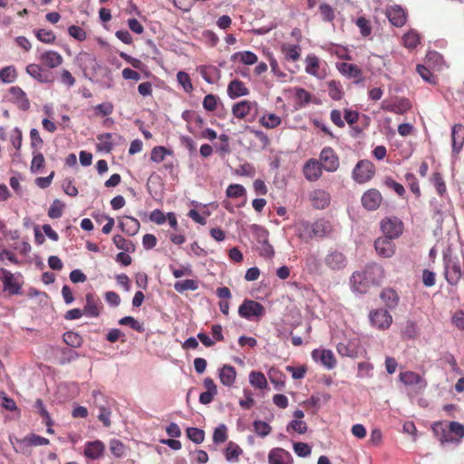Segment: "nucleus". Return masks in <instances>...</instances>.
Here are the masks:
<instances>
[{
	"mask_svg": "<svg viewBox=\"0 0 464 464\" xmlns=\"http://www.w3.org/2000/svg\"><path fill=\"white\" fill-rule=\"evenodd\" d=\"M300 46L285 44L282 45V53L285 59L297 61L300 58Z\"/></svg>",
	"mask_w": 464,
	"mask_h": 464,
	"instance_id": "37",
	"label": "nucleus"
},
{
	"mask_svg": "<svg viewBox=\"0 0 464 464\" xmlns=\"http://www.w3.org/2000/svg\"><path fill=\"white\" fill-rule=\"evenodd\" d=\"M337 352L342 356L353 357L356 354L354 348H352L348 343H339L336 346Z\"/></svg>",
	"mask_w": 464,
	"mask_h": 464,
	"instance_id": "63",
	"label": "nucleus"
},
{
	"mask_svg": "<svg viewBox=\"0 0 464 464\" xmlns=\"http://www.w3.org/2000/svg\"><path fill=\"white\" fill-rule=\"evenodd\" d=\"M115 246L125 252L134 251V245L131 241L125 239L121 235H115L112 238Z\"/></svg>",
	"mask_w": 464,
	"mask_h": 464,
	"instance_id": "43",
	"label": "nucleus"
},
{
	"mask_svg": "<svg viewBox=\"0 0 464 464\" xmlns=\"http://www.w3.org/2000/svg\"><path fill=\"white\" fill-rule=\"evenodd\" d=\"M236 376V370L231 365L226 364L219 370L220 382L226 386H231L235 382Z\"/></svg>",
	"mask_w": 464,
	"mask_h": 464,
	"instance_id": "30",
	"label": "nucleus"
},
{
	"mask_svg": "<svg viewBox=\"0 0 464 464\" xmlns=\"http://www.w3.org/2000/svg\"><path fill=\"white\" fill-rule=\"evenodd\" d=\"M324 263L330 270L340 271L346 266L347 259L342 252L336 249H331L325 255Z\"/></svg>",
	"mask_w": 464,
	"mask_h": 464,
	"instance_id": "8",
	"label": "nucleus"
},
{
	"mask_svg": "<svg viewBox=\"0 0 464 464\" xmlns=\"http://www.w3.org/2000/svg\"><path fill=\"white\" fill-rule=\"evenodd\" d=\"M39 60L41 63L49 67V68H56L63 63L62 55L54 51H46L40 54Z\"/></svg>",
	"mask_w": 464,
	"mask_h": 464,
	"instance_id": "25",
	"label": "nucleus"
},
{
	"mask_svg": "<svg viewBox=\"0 0 464 464\" xmlns=\"http://www.w3.org/2000/svg\"><path fill=\"white\" fill-rule=\"evenodd\" d=\"M63 190L65 194L71 197H76L78 195L77 188L72 184V179H65L62 184Z\"/></svg>",
	"mask_w": 464,
	"mask_h": 464,
	"instance_id": "61",
	"label": "nucleus"
},
{
	"mask_svg": "<svg viewBox=\"0 0 464 464\" xmlns=\"http://www.w3.org/2000/svg\"><path fill=\"white\" fill-rule=\"evenodd\" d=\"M416 70H417V72L420 74V76L426 82H429L431 84H434L436 82L433 73L429 69H427L424 65H421V64L417 65Z\"/></svg>",
	"mask_w": 464,
	"mask_h": 464,
	"instance_id": "58",
	"label": "nucleus"
},
{
	"mask_svg": "<svg viewBox=\"0 0 464 464\" xmlns=\"http://www.w3.org/2000/svg\"><path fill=\"white\" fill-rule=\"evenodd\" d=\"M337 68L343 75L349 78H361L362 76V70L356 64L341 63Z\"/></svg>",
	"mask_w": 464,
	"mask_h": 464,
	"instance_id": "31",
	"label": "nucleus"
},
{
	"mask_svg": "<svg viewBox=\"0 0 464 464\" xmlns=\"http://www.w3.org/2000/svg\"><path fill=\"white\" fill-rule=\"evenodd\" d=\"M381 229L383 237L394 239L402 234L403 223L396 217L386 218L381 222Z\"/></svg>",
	"mask_w": 464,
	"mask_h": 464,
	"instance_id": "6",
	"label": "nucleus"
},
{
	"mask_svg": "<svg viewBox=\"0 0 464 464\" xmlns=\"http://www.w3.org/2000/svg\"><path fill=\"white\" fill-rule=\"evenodd\" d=\"M34 34L39 41H41L44 44H53L56 39L54 33L51 30H46V29L35 30Z\"/></svg>",
	"mask_w": 464,
	"mask_h": 464,
	"instance_id": "47",
	"label": "nucleus"
},
{
	"mask_svg": "<svg viewBox=\"0 0 464 464\" xmlns=\"http://www.w3.org/2000/svg\"><path fill=\"white\" fill-rule=\"evenodd\" d=\"M119 227L129 236H134L138 233L140 229V222L138 219L125 216L119 219L118 221Z\"/></svg>",
	"mask_w": 464,
	"mask_h": 464,
	"instance_id": "20",
	"label": "nucleus"
},
{
	"mask_svg": "<svg viewBox=\"0 0 464 464\" xmlns=\"http://www.w3.org/2000/svg\"><path fill=\"white\" fill-rule=\"evenodd\" d=\"M290 429L294 430L295 431L298 432L299 434H304L307 430V425L303 420H294L288 424V426L286 428L287 431H289Z\"/></svg>",
	"mask_w": 464,
	"mask_h": 464,
	"instance_id": "64",
	"label": "nucleus"
},
{
	"mask_svg": "<svg viewBox=\"0 0 464 464\" xmlns=\"http://www.w3.org/2000/svg\"><path fill=\"white\" fill-rule=\"evenodd\" d=\"M34 157L31 162L30 169L33 173H36L40 170L41 168L44 167V157L40 152H34Z\"/></svg>",
	"mask_w": 464,
	"mask_h": 464,
	"instance_id": "56",
	"label": "nucleus"
},
{
	"mask_svg": "<svg viewBox=\"0 0 464 464\" xmlns=\"http://www.w3.org/2000/svg\"><path fill=\"white\" fill-rule=\"evenodd\" d=\"M382 200V197L381 193L374 188L367 190L362 196V204L368 210L377 209L380 207Z\"/></svg>",
	"mask_w": 464,
	"mask_h": 464,
	"instance_id": "15",
	"label": "nucleus"
},
{
	"mask_svg": "<svg viewBox=\"0 0 464 464\" xmlns=\"http://www.w3.org/2000/svg\"><path fill=\"white\" fill-rule=\"evenodd\" d=\"M227 427L224 424L217 427L213 432V441L215 443H223L227 440Z\"/></svg>",
	"mask_w": 464,
	"mask_h": 464,
	"instance_id": "57",
	"label": "nucleus"
},
{
	"mask_svg": "<svg viewBox=\"0 0 464 464\" xmlns=\"http://www.w3.org/2000/svg\"><path fill=\"white\" fill-rule=\"evenodd\" d=\"M380 297L385 305L391 309L395 308L398 305L399 296L392 288L383 289L380 294Z\"/></svg>",
	"mask_w": 464,
	"mask_h": 464,
	"instance_id": "32",
	"label": "nucleus"
},
{
	"mask_svg": "<svg viewBox=\"0 0 464 464\" xmlns=\"http://www.w3.org/2000/svg\"><path fill=\"white\" fill-rule=\"evenodd\" d=\"M167 154H171V151L167 150L165 147L158 146L152 149L150 160L156 163H160L164 160Z\"/></svg>",
	"mask_w": 464,
	"mask_h": 464,
	"instance_id": "49",
	"label": "nucleus"
},
{
	"mask_svg": "<svg viewBox=\"0 0 464 464\" xmlns=\"http://www.w3.org/2000/svg\"><path fill=\"white\" fill-rule=\"evenodd\" d=\"M17 446H14V450L18 452H24L25 448L31 446H44L49 444V440L44 437H41L36 434H32L30 436L25 437L23 440L15 439Z\"/></svg>",
	"mask_w": 464,
	"mask_h": 464,
	"instance_id": "12",
	"label": "nucleus"
},
{
	"mask_svg": "<svg viewBox=\"0 0 464 464\" xmlns=\"http://www.w3.org/2000/svg\"><path fill=\"white\" fill-rule=\"evenodd\" d=\"M327 85L329 96L335 101L341 100L343 95L342 84L339 82L333 80L328 82Z\"/></svg>",
	"mask_w": 464,
	"mask_h": 464,
	"instance_id": "39",
	"label": "nucleus"
},
{
	"mask_svg": "<svg viewBox=\"0 0 464 464\" xmlns=\"http://www.w3.org/2000/svg\"><path fill=\"white\" fill-rule=\"evenodd\" d=\"M104 451V445L100 440L88 442L84 449V455L92 459L100 458Z\"/></svg>",
	"mask_w": 464,
	"mask_h": 464,
	"instance_id": "29",
	"label": "nucleus"
},
{
	"mask_svg": "<svg viewBox=\"0 0 464 464\" xmlns=\"http://www.w3.org/2000/svg\"><path fill=\"white\" fill-rule=\"evenodd\" d=\"M369 318L371 324L378 329H387L392 322V315L384 309H377L371 312Z\"/></svg>",
	"mask_w": 464,
	"mask_h": 464,
	"instance_id": "11",
	"label": "nucleus"
},
{
	"mask_svg": "<svg viewBox=\"0 0 464 464\" xmlns=\"http://www.w3.org/2000/svg\"><path fill=\"white\" fill-rule=\"evenodd\" d=\"M400 380L405 385H416L421 382V377L414 372L407 371L401 372Z\"/></svg>",
	"mask_w": 464,
	"mask_h": 464,
	"instance_id": "42",
	"label": "nucleus"
},
{
	"mask_svg": "<svg viewBox=\"0 0 464 464\" xmlns=\"http://www.w3.org/2000/svg\"><path fill=\"white\" fill-rule=\"evenodd\" d=\"M312 357L315 362H319L327 369H333L336 364L334 353L330 350L314 349L312 352Z\"/></svg>",
	"mask_w": 464,
	"mask_h": 464,
	"instance_id": "18",
	"label": "nucleus"
},
{
	"mask_svg": "<svg viewBox=\"0 0 464 464\" xmlns=\"http://www.w3.org/2000/svg\"><path fill=\"white\" fill-rule=\"evenodd\" d=\"M11 98L10 101L15 103L19 109L27 111L30 108V102L26 97L25 92L18 86H13L9 90Z\"/></svg>",
	"mask_w": 464,
	"mask_h": 464,
	"instance_id": "19",
	"label": "nucleus"
},
{
	"mask_svg": "<svg viewBox=\"0 0 464 464\" xmlns=\"http://www.w3.org/2000/svg\"><path fill=\"white\" fill-rule=\"evenodd\" d=\"M253 427L255 432L260 437H266L271 432L269 424L262 420H255Z\"/></svg>",
	"mask_w": 464,
	"mask_h": 464,
	"instance_id": "51",
	"label": "nucleus"
},
{
	"mask_svg": "<svg viewBox=\"0 0 464 464\" xmlns=\"http://www.w3.org/2000/svg\"><path fill=\"white\" fill-rule=\"evenodd\" d=\"M376 252L383 257H391L395 252V245L392 238L381 237L374 242Z\"/></svg>",
	"mask_w": 464,
	"mask_h": 464,
	"instance_id": "17",
	"label": "nucleus"
},
{
	"mask_svg": "<svg viewBox=\"0 0 464 464\" xmlns=\"http://www.w3.org/2000/svg\"><path fill=\"white\" fill-rule=\"evenodd\" d=\"M356 25L360 28L362 35L368 36L372 33L370 22L364 17H359L356 20Z\"/></svg>",
	"mask_w": 464,
	"mask_h": 464,
	"instance_id": "62",
	"label": "nucleus"
},
{
	"mask_svg": "<svg viewBox=\"0 0 464 464\" xmlns=\"http://www.w3.org/2000/svg\"><path fill=\"white\" fill-rule=\"evenodd\" d=\"M432 430L442 445L446 443H459L464 437V425L457 421H450L448 430L440 422L435 423Z\"/></svg>",
	"mask_w": 464,
	"mask_h": 464,
	"instance_id": "2",
	"label": "nucleus"
},
{
	"mask_svg": "<svg viewBox=\"0 0 464 464\" xmlns=\"http://www.w3.org/2000/svg\"><path fill=\"white\" fill-rule=\"evenodd\" d=\"M444 276L450 285H457L462 276V271L456 257L444 256Z\"/></svg>",
	"mask_w": 464,
	"mask_h": 464,
	"instance_id": "4",
	"label": "nucleus"
},
{
	"mask_svg": "<svg viewBox=\"0 0 464 464\" xmlns=\"http://www.w3.org/2000/svg\"><path fill=\"white\" fill-rule=\"evenodd\" d=\"M100 300L95 298L92 294L86 295V304L82 309L85 315L89 317H98L100 314Z\"/></svg>",
	"mask_w": 464,
	"mask_h": 464,
	"instance_id": "27",
	"label": "nucleus"
},
{
	"mask_svg": "<svg viewBox=\"0 0 464 464\" xmlns=\"http://www.w3.org/2000/svg\"><path fill=\"white\" fill-rule=\"evenodd\" d=\"M261 123L263 126L266 128H276L281 123L280 117L276 114L270 113L267 116H263L261 119Z\"/></svg>",
	"mask_w": 464,
	"mask_h": 464,
	"instance_id": "55",
	"label": "nucleus"
},
{
	"mask_svg": "<svg viewBox=\"0 0 464 464\" xmlns=\"http://www.w3.org/2000/svg\"><path fill=\"white\" fill-rule=\"evenodd\" d=\"M26 72L42 83H49L53 82V77L52 73L48 72L46 70L42 68L40 65L35 63H31L26 66Z\"/></svg>",
	"mask_w": 464,
	"mask_h": 464,
	"instance_id": "16",
	"label": "nucleus"
},
{
	"mask_svg": "<svg viewBox=\"0 0 464 464\" xmlns=\"http://www.w3.org/2000/svg\"><path fill=\"white\" fill-rule=\"evenodd\" d=\"M256 103L249 101H241L232 107V113L238 119L246 118L254 110L256 111Z\"/></svg>",
	"mask_w": 464,
	"mask_h": 464,
	"instance_id": "21",
	"label": "nucleus"
},
{
	"mask_svg": "<svg viewBox=\"0 0 464 464\" xmlns=\"http://www.w3.org/2000/svg\"><path fill=\"white\" fill-rule=\"evenodd\" d=\"M248 92V89L245 86L244 82L239 80L231 81L227 86V93L232 99L246 96Z\"/></svg>",
	"mask_w": 464,
	"mask_h": 464,
	"instance_id": "28",
	"label": "nucleus"
},
{
	"mask_svg": "<svg viewBox=\"0 0 464 464\" xmlns=\"http://www.w3.org/2000/svg\"><path fill=\"white\" fill-rule=\"evenodd\" d=\"M177 81L187 93H189L193 91V85L191 83L190 77L187 72H179L177 73Z\"/></svg>",
	"mask_w": 464,
	"mask_h": 464,
	"instance_id": "48",
	"label": "nucleus"
},
{
	"mask_svg": "<svg viewBox=\"0 0 464 464\" xmlns=\"http://www.w3.org/2000/svg\"><path fill=\"white\" fill-rule=\"evenodd\" d=\"M322 169L323 167L319 160L310 159L305 162L303 168V173L307 180L316 181L322 176Z\"/></svg>",
	"mask_w": 464,
	"mask_h": 464,
	"instance_id": "13",
	"label": "nucleus"
},
{
	"mask_svg": "<svg viewBox=\"0 0 464 464\" xmlns=\"http://www.w3.org/2000/svg\"><path fill=\"white\" fill-rule=\"evenodd\" d=\"M187 437L196 444H200L204 441L205 432L203 430L194 427H189L186 430Z\"/></svg>",
	"mask_w": 464,
	"mask_h": 464,
	"instance_id": "44",
	"label": "nucleus"
},
{
	"mask_svg": "<svg viewBox=\"0 0 464 464\" xmlns=\"http://www.w3.org/2000/svg\"><path fill=\"white\" fill-rule=\"evenodd\" d=\"M331 229L330 223L324 219H318L312 224L302 222L299 228V237L304 240L312 237H324L331 232Z\"/></svg>",
	"mask_w": 464,
	"mask_h": 464,
	"instance_id": "3",
	"label": "nucleus"
},
{
	"mask_svg": "<svg viewBox=\"0 0 464 464\" xmlns=\"http://www.w3.org/2000/svg\"><path fill=\"white\" fill-rule=\"evenodd\" d=\"M319 59L314 54H308L305 58V72L315 77H319Z\"/></svg>",
	"mask_w": 464,
	"mask_h": 464,
	"instance_id": "35",
	"label": "nucleus"
},
{
	"mask_svg": "<svg viewBox=\"0 0 464 464\" xmlns=\"http://www.w3.org/2000/svg\"><path fill=\"white\" fill-rule=\"evenodd\" d=\"M375 172L374 165L369 160H360L353 170V179L360 184L369 181Z\"/></svg>",
	"mask_w": 464,
	"mask_h": 464,
	"instance_id": "5",
	"label": "nucleus"
},
{
	"mask_svg": "<svg viewBox=\"0 0 464 464\" xmlns=\"http://www.w3.org/2000/svg\"><path fill=\"white\" fill-rule=\"evenodd\" d=\"M268 377L270 382L275 384L276 388L277 390H280L282 387L285 386V374L280 372L279 370L272 367L268 371Z\"/></svg>",
	"mask_w": 464,
	"mask_h": 464,
	"instance_id": "36",
	"label": "nucleus"
},
{
	"mask_svg": "<svg viewBox=\"0 0 464 464\" xmlns=\"http://www.w3.org/2000/svg\"><path fill=\"white\" fill-rule=\"evenodd\" d=\"M320 163L324 170L334 172L339 168V158L331 147H325L320 153Z\"/></svg>",
	"mask_w": 464,
	"mask_h": 464,
	"instance_id": "9",
	"label": "nucleus"
},
{
	"mask_svg": "<svg viewBox=\"0 0 464 464\" xmlns=\"http://www.w3.org/2000/svg\"><path fill=\"white\" fill-rule=\"evenodd\" d=\"M63 341L71 347H79L82 344V337L73 332H67L63 334Z\"/></svg>",
	"mask_w": 464,
	"mask_h": 464,
	"instance_id": "52",
	"label": "nucleus"
},
{
	"mask_svg": "<svg viewBox=\"0 0 464 464\" xmlns=\"http://www.w3.org/2000/svg\"><path fill=\"white\" fill-rule=\"evenodd\" d=\"M383 276L381 266L368 265L363 270L354 272L351 276V284L354 292L363 294L371 285H378Z\"/></svg>",
	"mask_w": 464,
	"mask_h": 464,
	"instance_id": "1",
	"label": "nucleus"
},
{
	"mask_svg": "<svg viewBox=\"0 0 464 464\" xmlns=\"http://www.w3.org/2000/svg\"><path fill=\"white\" fill-rule=\"evenodd\" d=\"M237 59L246 65H252L257 62L256 54L250 51L237 52L231 56V61Z\"/></svg>",
	"mask_w": 464,
	"mask_h": 464,
	"instance_id": "33",
	"label": "nucleus"
},
{
	"mask_svg": "<svg viewBox=\"0 0 464 464\" xmlns=\"http://www.w3.org/2000/svg\"><path fill=\"white\" fill-rule=\"evenodd\" d=\"M295 453L301 458L307 457L311 454V447L304 442H295L293 445Z\"/></svg>",
	"mask_w": 464,
	"mask_h": 464,
	"instance_id": "54",
	"label": "nucleus"
},
{
	"mask_svg": "<svg viewBox=\"0 0 464 464\" xmlns=\"http://www.w3.org/2000/svg\"><path fill=\"white\" fill-rule=\"evenodd\" d=\"M99 411L100 413L98 415V419L103 423L105 427H110L111 411L104 405H100Z\"/></svg>",
	"mask_w": 464,
	"mask_h": 464,
	"instance_id": "60",
	"label": "nucleus"
},
{
	"mask_svg": "<svg viewBox=\"0 0 464 464\" xmlns=\"http://www.w3.org/2000/svg\"><path fill=\"white\" fill-rule=\"evenodd\" d=\"M111 138L112 134L109 132L99 134L97 136V140H99V149L106 152H110L114 147Z\"/></svg>",
	"mask_w": 464,
	"mask_h": 464,
	"instance_id": "40",
	"label": "nucleus"
},
{
	"mask_svg": "<svg viewBox=\"0 0 464 464\" xmlns=\"http://www.w3.org/2000/svg\"><path fill=\"white\" fill-rule=\"evenodd\" d=\"M64 208V204L59 199H54L48 210V216L51 218H59L63 215V209Z\"/></svg>",
	"mask_w": 464,
	"mask_h": 464,
	"instance_id": "50",
	"label": "nucleus"
},
{
	"mask_svg": "<svg viewBox=\"0 0 464 464\" xmlns=\"http://www.w3.org/2000/svg\"><path fill=\"white\" fill-rule=\"evenodd\" d=\"M17 77L16 70L14 66H6L0 70V80L5 83H11Z\"/></svg>",
	"mask_w": 464,
	"mask_h": 464,
	"instance_id": "41",
	"label": "nucleus"
},
{
	"mask_svg": "<svg viewBox=\"0 0 464 464\" xmlns=\"http://www.w3.org/2000/svg\"><path fill=\"white\" fill-rule=\"evenodd\" d=\"M452 152L459 154L464 143V127L455 124L451 130Z\"/></svg>",
	"mask_w": 464,
	"mask_h": 464,
	"instance_id": "23",
	"label": "nucleus"
},
{
	"mask_svg": "<svg viewBox=\"0 0 464 464\" xmlns=\"http://www.w3.org/2000/svg\"><path fill=\"white\" fill-rule=\"evenodd\" d=\"M310 199L315 208L324 209L330 204L331 197L325 190L316 189L311 192Z\"/></svg>",
	"mask_w": 464,
	"mask_h": 464,
	"instance_id": "22",
	"label": "nucleus"
},
{
	"mask_svg": "<svg viewBox=\"0 0 464 464\" xmlns=\"http://www.w3.org/2000/svg\"><path fill=\"white\" fill-rule=\"evenodd\" d=\"M0 276H2L5 289L12 295H17L20 290V285L15 282L14 275L10 271L1 268Z\"/></svg>",
	"mask_w": 464,
	"mask_h": 464,
	"instance_id": "26",
	"label": "nucleus"
},
{
	"mask_svg": "<svg viewBox=\"0 0 464 464\" xmlns=\"http://www.w3.org/2000/svg\"><path fill=\"white\" fill-rule=\"evenodd\" d=\"M387 17L391 24L397 27L402 26L406 22V13L398 5L392 6L387 9Z\"/></svg>",
	"mask_w": 464,
	"mask_h": 464,
	"instance_id": "24",
	"label": "nucleus"
},
{
	"mask_svg": "<svg viewBox=\"0 0 464 464\" xmlns=\"http://www.w3.org/2000/svg\"><path fill=\"white\" fill-rule=\"evenodd\" d=\"M319 9L324 21L332 22L334 19V12L330 5L325 3L321 4Z\"/></svg>",
	"mask_w": 464,
	"mask_h": 464,
	"instance_id": "59",
	"label": "nucleus"
},
{
	"mask_svg": "<svg viewBox=\"0 0 464 464\" xmlns=\"http://www.w3.org/2000/svg\"><path fill=\"white\" fill-rule=\"evenodd\" d=\"M269 464H293L292 455L282 448L272 449L267 456Z\"/></svg>",
	"mask_w": 464,
	"mask_h": 464,
	"instance_id": "14",
	"label": "nucleus"
},
{
	"mask_svg": "<svg viewBox=\"0 0 464 464\" xmlns=\"http://www.w3.org/2000/svg\"><path fill=\"white\" fill-rule=\"evenodd\" d=\"M119 324L121 325H129L131 329L143 333L145 331L144 325L142 323H140L132 316H125L119 320Z\"/></svg>",
	"mask_w": 464,
	"mask_h": 464,
	"instance_id": "45",
	"label": "nucleus"
},
{
	"mask_svg": "<svg viewBox=\"0 0 464 464\" xmlns=\"http://www.w3.org/2000/svg\"><path fill=\"white\" fill-rule=\"evenodd\" d=\"M402 40L405 47L413 49L420 43V35L416 31L411 30L403 35Z\"/></svg>",
	"mask_w": 464,
	"mask_h": 464,
	"instance_id": "46",
	"label": "nucleus"
},
{
	"mask_svg": "<svg viewBox=\"0 0 464 464\" xmlns=\"http://www.w3.org/2000/svg\"><path fill=\"white\" fill-rule=\"evenodd\" d=\"M227 197L237 198L246 194V189L242 185L232 184L226 190Z\"/></svg>",
	"mask_w": 464,
	"mask_h": 464,
	"instance_id": "53",
	"label": "nucleus"
},
{
	"mask_svg": "<svg viewBox=\"0 0 464 464\" xmlns=\"http://www.w3.org/2000/svg\"><path fill=\"white\" fill-rule=\"evenodd\" d=\"M238 314L241 317L251 319L252 317H261L265 314L264 306L253 300H245L238 308Z\"/></svg>",
	"mask_w": 464,
	"mask_h": 464,
	"instance_id": "7",
	"label": "nucleus"
},
{
	"mask_svg": "<svg viewBox=\"0 0 464 464\" xmlns=\"http://www.w3.org/2000/svg\"><path fill=\"white\" fill-rule=\"evenodd\" d=\"M198 288V284L193 279H186L178 281L174 284V289L178 293H184L185 291L190 290L195 291Z\"/></svg>",
	"mask_w": 464,
	"mask_h": 464,
	"instance_id": "38",
	"label": "nucleus"
},
{
	"mask_svg": "<svg viewBox=\"0 0 464 464\" xmlns=\"http://www.w3.org/2000/svg\"><path fill=\"white\" fill-rule=\"evenodd\" d=\"M256 230L257 242L259 244L258 250L260 256L272 258L274 256L275 251L273 246L268 243V232L267 230L255 226Z\"/></svg>",
	"mask_w": 464,
	"mask_h": 464,
	"instance_id": "10",
	"label": "nucleus"
},
{
	"mask_svg": "<svg viewBox=\"0 0 464 464\" xmlns=\"http://www.w3.org/2000/svg\"><path fill=\"white\" fill-rule=\"evenodd\" d=\"M249 382L256 389L263 390L267 387V381L261 372H251L249 373Z\"/></svg>",
	"mask_w": 464,
	"mask_h": 464,
	"instance_id": "34",
	"label": "nucleus"
}]
</instances>
